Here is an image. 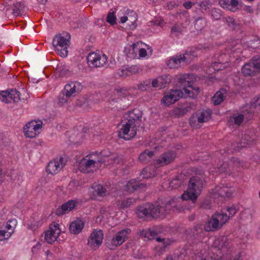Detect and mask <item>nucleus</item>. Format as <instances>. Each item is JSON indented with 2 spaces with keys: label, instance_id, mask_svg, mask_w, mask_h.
Masks as SVG:
<instances>
[{
  "label": "nucleus",
  "instance_id": "obj_1",
  "mask_svg": "<svg viewBox=\"0 0 260 260\" xmlns=\"http://www.w3.org/2000/svg\"><path fill=\"white\" fill-rule=\"evenodd\" d=\"M142 116V112L137 109L125 113L123 124L118 134L119 137L125 140H129L135 137L137 128L141 125Z\"/></svg>",
  "mask_w": 260,
  "mask_h": 260
},
{
  "label": "nucleus",
  "instance_id": "obj_2",
  "mask_svg": "<svg viewBox=\"0 0 260 260\" xmlns=\"http://www.w3.org/2000/svg\"><path fill=\"white\" fill-rule=\"evenodd\" d=\"M192 79H194V76L192 74H186L180 77L178 79V82L180 84L179 86H183L182 89H172L169 94L162 98L161 102L166 105H170L174 104L181 98L191 97L192 96V92L187 88V82L191 81Z\"/></svg>",
  "mask_w": 260,
  "mask_h": 260
},
{
  "label": "nucleus",
  "instance_id": "obj_3",
  "mask_svg": "<svg viewBox=\"0 0 260 260\" xmlns=\"http://www.w3.org/2000/svg\"><path fill=\"white\" fill-rule=\"evenodd\" d=\"M137 214L139 218H157L165 216V207L159 205L147 203L137 207Z\"/></svg>",
  "mask_w": 260,
  "mask_h": 260
},
{
  "label": "nucleus",
  "instance_id": "obj_4",
  "mask_svg": "<svg viewBox=\"0 0 260 260\" xmlns=\"http://www.w3.org/2000/svg\"><path fill=\"white\" fill-rule=\"evenodd\" d=\"M205 182L204 178L198 176L191 177L188 184V188L181 196L183 200H190L194 203L202 191Z\"/></svg>",
  "mask_w": 260,
  "mask_h": 260
},
{
  "label": "nucleus",
  "instance_id": "obj_5",
  "mask_svg": "<svg viewBox=\"0 0 260 260\" xmlns=\"http://www.w3.org/2000/svg\"><path fill=\"white\" fill-rule=\"evenodd\" d=\"M128 91L122 88H115L111 95L110 104L112 109L124 110L131 104L128 99Z\"/></svg>",
  "mask_w": 260,
  "mask_h": 260
},
{
  "label": "nucleus",
  "instance_id": "obj_6",
  "mask_svg": "<svg viewBox=\"0 0 260 260\" xmlns=\"http://www.w3.org/2000/svg\"><path fill=\"white\" fill-rule=\"evenodd\" d=\"M71 37L69 34L65 36L58 35L55 36L53 40V45L59 55L65 57L68 55V48L70 44Z\"/></svg>",
  "mask_w": 260,
  "mask_h": 260
},
{
  "label": "nucleus",
  "instance_id": "obj_7",
  "mask_svg": "<svg viewBox=\"0 0 260 260\" xmlns=\"http://www.w3.org/2000/svg\"><path fill=\"white\" fill-rule=\"evenodd\" d=\"M131 230L126 228L116 233L112 237L106 239V245L110 250H114L118 246L122 245L128 239Z\"/></svg>",
  "mask_w": 260,
  "mask_h": 260
},
{
  "label": "nucleus",
  "instance_id": "obj_8",
  "mask_svg": "<svg viewBox=\"0 0 260 260\" xmlns=\"http://www.w3.org/2000/svg\"><path fill=\"white\" fill-rule=\"evenodd\" d=\"M212 113V110L207 109L202 111L199 115L193 114L189 120L190 126L194 128H200L202 124L207 122L211 118Z\"/></svg>",
  "mask_w": 260,
  "mask_h": 260
},
{
  "label": "nucleus",
  "instance_id": "obj_9",
  "mask_svg": "<svg viewBox=\"0 0 260 260\" xmlns=\"http://www.w3.org/2000/svg\"><path fill=\"white\" fill-rule=\"evenodd\" d=\"M239 163V160L238 158L233 157L228 162L218 164L217 167L215 168V171L219 174L224 173L226 175H230L232 171L235 167L238 166Z\"/></svg>",
  "mask_w": 260,
  "mask_h": 260
},
{
  "label": "nucleus",
  "instance_id": "obj_10",
  "mask_svg": "<svg viewBox=\"0 0 260 260\" xmlns=\"http://www.w3.org/2000/svg\"><path fill=\"white\" fill-rule=\"evenodd\" d=\"M42 122L32 120L28 122L24 127V135L26 137L33 138L38 136L41 132Z\"/></svg>",
  "mask_w": 260,
  "mask_h": 260
},
{
  "label": "nucleus",
  "instance_id": "obj_11",
  "mask_svg": "<svg viewBox=\"0 0 260 260\" xmlns=\"http://www.w3.org/2000/svg\"><path fill=\"white\" fill-rule=\"evenodd\" d=\"M107 56L103 54L102 55L95 52H91L87 57L88 63L96 68L103 67L107 61Z\"/></svg>",
  "mask_w": 260,
  "mask_h": 260
},
{
  "label": "nucleus",
  "instance_id": "obj_12",
  "mask_svg": "<svg viewBox=\"0 0 260 260\" xmlns=\"http://www.w3.org/2000/svg\"><path fill=\"white\" fill-rule=\"evenodd\" d=\"M176 155V151L173 150L167 151L162 153L156 160L155 165L158 167L168 165L174 161Z\"/></svg>",
  "mask_w": 260,
  "mask_h": 260
},
{
  "label": "nucleus",
  "instance_id": "obj_13",
  "mask_svg": "<svg viewBox=\"0 0 260 260\" xmlns=\"http://www.w3.org/2000/svg\"><path fill=\"white\" fill-rule=\"evenodd\" d=\"M82 84L77 81H69L64 86L63 90L67 96H76L82 90Z\"/></svg>",
  "mask_w": 260,
  "mask_h": 260
},
{
  "label": "nucleus",
  "instance_id": "obj_14",
  "mask_svg": "<svg viewBox=\"0 0 260 260\" xmlns=\"http://www.w3.org/2000/svg\"><path fill=\"white\" fill-rule=\"evenodd\" d=\"M60 233L59 224L51 223L49 226V230L45 232V239L49 244H52L57 240Z\"/></svg>",
  "mask_w": 260,
  "mask_h": 260
},
{
  "label": "nucleus",
  "instance_id": "obj_15",
  "mask_svg": "<svg viewBox=\"0 0 260 260\" xmlns=\"http://www.w3.org/2000/svg\"><path fill=\"white\" fill-rule=\"evenodd\" d=\"M104 235L102 230H94L88 240V245L92 249L99 248L102 244Z\"/></svg>",
  "mask_w": 260,
  "mask_h": 260
},
{
  "label": "nucleus",
  "instance_id": "obj_16",
  "mask_svg": "<svg viewBox=\"0 0 260 260\" xmlns=\"http://www.w3.org/2000/svg\"><path fill=\"white\" fill-rule=\"evenodd\" d=\"M76 200H70L58 207L55 210V213L58 216L67 214L72 211L77 205Z\"/></svg>",
  "mask_w": 260,
  "mask_h": 260
},
{
  "label": "nucleus",
  "instance_id": "obj_17",
  "mask_svg": "<svg viewBox=\"0 0 260 260\" xmlns=\"http://www.w3.org/2000/svg\"><path fill=\"white\" fill-rule=\"evenodd\" d=\"M63 158L61 157L59 159H54L50 161L46 168V171L48 174L52 175L57 174L63 168Z\"/></svg>",
  "mask_w": 260,
  "mask_h": 260
},
{
  "label": "nucleus",
  "instance_id": "obj_18",
  "mask_svg": "<svg viewBox=\"0 0 260 260\" xmlns=\"http://www.w3.org/2000/svg\"><path fill=\"white\" fill-rule=\"evenodd\" d=\"M187 235L197 240H202L205 236V232L201 224H197L186 231Z\"/></svg>",
  "mask_w": 260,
  "mask_h": 260
},
{
  "label": "nucleus",
  "instance_id": "obj_19",
  "mask_svg": "<svg viewBox=\"0 0 260 260\" xmlns=\"http://www.w3.org/2000/svg\"><path fill=\"white\" fill-rule=\"evenodd\" d=\"M146 186V184L141 182L139 180L132 179L126 184L124 189L128 192H133L144 188Z\"/></svg>",
  "mask_w": 260,
  "mask_h": 260
},
{
  "label": "nucleus",
  "instance_id": "obj_20",
  "mask_svg": "<svg viewBox=\"0 0 260 260\" xmlns=\"http://www.w3.org/2000/svg\"><path fill=\"white\" fill-rule=\"evenodd\" d=\"M213 193L215 198L216 197L230 198L232 196L233 192L232 188L221 184L215 188Z\"/></svg>",
  "mask_w": 260,
  "mask_h": 260
},
{
  "label": "nucleus",
  "instance_id": "obj_21",
  "mask_svg": "<svg viewBox=\"0 0 260 260\" xmlns=\"http://www.w3.org/2000/svg\"><path fill=\"white\" fill-rule=\"evenodd\" d=\"M94 197H104L110 194V188L107 185L101 184H94L92 187Z\"/></svg>",
  "mask_w": 260,
  "mask_h": 260
},
{
  "label": "nucleus",
  "instance_id": "obj_22",
  "mask_svg": "<svg viewBox=\"0 0 260 260\" xmlns=\"http://www.w3.org/2000/svg\"><path fill=\"white\" fill-rule=\"evenodd\" d=\"M96 161L91 159H82L79 163L78 167L81 172L88 173L91 168L95 167Z\"/></svg>",
  "mask_w": 260,
  "mask_h": 260
},
{
  "label": "nucleus",
  "instance_id": "obj_23",
  "mask_svg": "<svg viewBox=\"0 0 260 260\" xmlns=\"http://www.w3.org/2000/svg\"><path fill=\"white\" fill-rule=\"evenodd\" d=\"M192 107L193 105L188 103L176 107L173 110V114L177 117L183 116L187 112H190Z\"/></svg>",
  "mask_w": 260,
  "mask_h": 260
},
{
  "label": "nucleus",
  "instance_id": "obj_24",
  "mask_svg": "<svg viewBox=\"0 0 260 260\" xmlns=\"http://www.w3.org/2000/svg\"><path fill=\"white\" fill-rule=\"evenodd\" d=\"M241 71L245 77L254 76L259 73L250 60L242 67Z\"/></svg>",
  "mask_w": 260,
  "mask_h": 260
},
{
  "label": "nucleus",
  "instance_id": "obj_25",
  "mask_svg": "<svg viewBox=\"0 0 260 260\" xmlns=\"http://www.w3.org/2000/svg\"><path fill=\"white\" fill-rule=\"evenodd\" d=\"M221 228L219 222L213 215L210 219L206 222L204 226L205 231L207 232L216 231Z\"/></svg>",
  "mask_w": 260,
  "mask_h": 260
},
{
  "label": "nucleus",
  "instance_id": "obj_26",
  "mask_svg": "<svg viewBox=\"0 0 260 260\" xmlns=\"http://www.w3.org/2000/svg\"><path fill=\"white\" fill-rule=\"evenodd\" d=\"M84 226V222L80 219H77L70 224L69 231L71 234L77 235L79 234Z\"/></svg>",
  "mask_w": 260,
  "mask_h": 260
},
{
  "label": "nucleus",
  "instance_id": "obj_27",
  "mask_svg": "<svg viewBox=\"0 0 260 260\" xmlns=\"http://www.w3.org/2000/svg\"><path fill=\"white\" fill-rule=\"evenodd\" d=\"M157 232L150 229H144L137 232V236L139 238H144V240H151L154 239Z\"/></svg>",
  "mask_w": 260,
  "mask_h": 260
},
{
  "label": "nucleus",
  "instance_id": "obj_28",
  "mask_svg": "<svg viewBox=\"0 0 260 260\" xmlns=\"http://www.w3.org/2000/svg\"><path fill=\"white\" fill-rule=\"evenodd\" d=\"M186 60L184 55H179L172 57L168 61L167 65L170 68H178L182 62H184Z\"/></svg>",
  "mask_w": 260,
  "mask_h": 260
},
{
  "label": "nucleus",
  "instance_id": "obj_29",
  "mask_svg": "<svg viewBox=\"0 0 260 260\" xmlns=\"http://www.w3.org/2000/svg\"><path fill=\"white\" fill-rule=\"evenodd\" d=\"M247 114H248V112H242L241 113L238 114L237 116L231 117L230 120L231 121L234 120L235 124L240 125L244 119L246 121H248L251 119V113L249 114L248 116H247Z\"/></svg>",
  "mask_w": 260,
  "mask_h": 260
},
{
  "label": "nucleus",
  "instance_id": "obj_30",
  "mask_svg": "<svg viewBox=\"0 0 260 260\" xmlns=\"http://www.w3.org/2000/svg\"><path fill=\"white\" fill-rule=\"evenodd\" d=\"M229 240L227 237H224L217 238L214 242V245L215 247L223 251L229 248Z\"/></svg>",
  "mask_w": 260,
  "mask_h": 260
},
{
  "label": "nucleus",
  "instance_id": "obj_31",
  "mask_svg": "<svg viewBox=\"0 0 260 260\" xmlns=\"http://www.w3.org/2000/svg\"><path fill=\"white\" fill-rule=\"evenodd\" d=\"M250 133H251L250 131L246 132V133L242 138L240 146H238V148L245 147H246L248 145L253 144L255 143V138L250 136Z\"/></svg>",
  "mask_w": 260,
  "mask_h": 260
},
{
  "label": "nucleus",
  "instance_id": "obj_32",
  "mask_svg": "<svg viewBox=\"0 0 260 260\" xmlns=\"http://www.w3.org/2000/svg\"><path fill=\"white\" fill-rule=\"evenodd\" d=\"M215 219L217 220L220 226H222L229 220V215H228L227 213H224L223 211L221 212H216L213 215Z\"/></svg>",
  "mask_w": 260,
  "mask_h": 260
},
{
  "label": "nucleus",
  "instance_id": "obj_33",
  "mask_svg": "<svg viewBox=\"0 0 260 260\" xmlns=\"http://www.w3.org/2000/svg\"><path fill=\"white\" fill-rule=\"evenodd\" d=\"M225 91L226 90L225 89H221L216 92L215 95L212 98V102L214 105H218L223 101L225 98L224 94L225 93Z\"/></svg>",
  "mask_w": 260,
  "mask_h": 260
},
{
  "label": "nucleus",
  "instance_id": "obj_34",
  "mask_svg": "<svg viewBox=\"0 0 260 260\" xmlns=\"http://www.w3.org/2000/svg\"><path fill=\"white\" fill-rule=\"evenodd\" d=\"M153 155V151L146 149L139 155V160L142 163H146L150 160Z\"/></svg>",
  "mask_w": 260,
  "mask_h": 260
},
{
  "label": "nucleus",
  "instance_id": "obj_35",
  "mask_svg": "<svg viewBox=\"0 0 260 260\" xmlns=\"http://www.w3.org/2000/svg\"><path fill=\"white\" fill-rule=\"evenodd\" d=\"M136 202V200L133 198H127L117 202V206L121 209L129 207L130 206Z\"/></svg>",
  "mask_w": 260,
  "mask_h": 260
},
{
  "label": "nucleus",
  "instance_id": "obj_36",
  "mask_svg": "<svg viewBox=\"0 0 260 260\" xmlns=\"http://www.w3.org/2000/svg\"><path fill=\"white\" fill-rule=\"evenodd\" d=\"M194 27L198 30H201L207 25L206 19L202 17H198L194 20Z\"/></svg>",
  "mask_w": 260,
  "mask_h": 260
},
{
  "label": "nucleus",
  "instance_id": "obj_37",
  "mask_svg": "<svg viewBox=\"0 0 260 260\" xmlns=\"http://www.w3.org/2000/svg\"><path fill=\"white\" fill-rule=\"evenodd\" d=\"M184 27L181 24H176L173 26L171 30V36L172 38L178 37L181 35L183 31Z\"/></svg>",
  "mask_w": 260,
  "mask_h": 260
},
{
  "label": "nucleus",
  "instance_id": "obj_38",
  "mask_svg": "<svg viewBox=\"0 0 260 260\" xmlns=\"http://www.w3.org/2000/svg\"><path fill=\"white\" fill-rule=\"evenodd\" d=\"M25 12V7L21 2L16 3L13 7V14L15 16L23 15Z\"/></svg>",
  "mask_w": 260,
  "mask_h": 260
},
{
  "label": "nucleus",
  "instance_id": "obj_39",
  "mask_svg": "<svg viewBox=\"0 0 260 260\" xmlns=\"http://www.w3.org/2000/svg\"><path fill=\"white\" fill-rule=\"evenodd\" d=\"M160 88H163L169 84L172 80V77L168 74H165L158 77Z\"/></svg>",
  "mask_w": 260,
  "mask_h": 260
},
{
  "label": "nucleus",
  "instance_id": "obj_40",
  "mask_svg": "<svg viewBox=\"0 0 260 260\" xmlns=\"http://www.w3.org/2000/svg\"><path fill=\"white\" fill-rule=\"evenodd\" d=\"M9 92V95L11 103L13 101L17 103L20 100V93L16 89H12Z\"/></svg>",
  "mask_w": 260,
  "mask_h": 260
},
{
  "label": "nucleus",
  "instance_id": "obj_41",
  "mask_svg": "<svg viewBox=\"0 0 260 260\" xmlns=\"http://www.w3.org/2000/svg\"><path fill=\"white\" fill-rule=\"evenodd\" d=\"M208 13L214 20H219L222 16V11L218 8H212L211 10L208 11Z\"/></svg>",
  "mask_w": 260,
  "mask_h": 260
},
{
  "label": "nucleus",
  "instance_id": "obj_42",
  "mask_svg": "<svg viewBox=\"0 0 260 260\" xmlns=\"http://www.w3.org/2000/svg\"><path fill=\"white\" fill-rule=\"evenodd\" d=\"M56 72L59 74V76L63 77L69 75V68L66 64L62 63L58 65L56 68Z\"/></svg>",
  "mask_w": 260,
  "mask_h": 260
},
{
  "label": "nucleus",
  "instance_id": "obj_43",
  "mask_svg": "<svg viewBox=\"0 0 260 260\" xmlns=\"http://www.w3.org/2000/svg\"><path fill=\"white\" fill-rule=\"evenodd\" d=\"M155 175V171H153L151 172V169L150 167H146L144 168L140 176L142 177L143 179H148L154 177Z\"/></svg>",
  "mask_w": 260,
  "mask_h": 260
},
{
  "label": "nucleus",
  "instance_id": "obj_44",
  "mask_svg": "<svg viewBox=\"0 0 260 260\" xmlns=\"http://www.w3.org/2000/svg\"><path fill=\"white\" fill-rule=\"evenodd\" d=\"M71 98L70 96H67L66 91L63 89L57 96L58 104H60V105L67 104Z\"/></svg>",
  "mask_w": 260,
  "mask_h": 260
},
{
  "label": "nucleus",
  "instance_id": "obj_45",
  "mask_svg": "<svg viewBox=\"0 0 260 260\" xmlns=\"http://www.w3.org/2000/svg\"><path fill=\"white\" fill-rule=\"evenodd\" d=\"M222 20L233 29H236L239 25V23L232 17H228L226 18H223Z\"/></svg>",
  "mask_w": 260,
  "mask_h": 260
},
{
  "label": "nucleus",
  "instance_id": "obj_46",
  "mask_svg": "<svg viewBox=\"0 0 260 260\" xmlns=\"http://www.w3.org/2000/svg\"><path fill=\"white\" fill-rule=\"evenodd\" d=\"M182 183V180L177 176L169 182V187L171 189H176L181 186Z\"/></svg>",
  "mask_w": 260,
  "mask_h": 260
},
{
  "label": "nucleus",
  "instance_id": "obj_47",
  "mask_svg": "<svg viewBox=\"0 0 260 260\" xmlns=\"http://www.w3.org/2000/svg\"><path fill=\"white\" fill-rule=\"evenodd\" d=\"M151 87V81L150 80L144 81L138 85V89L142 91L149 90Z\"/></svg>",
  "mask_w": 260,
  "mask_h": 260
},
{
  "label": "nucleus",
  "instance_id": "obj_48",
  "mask_svg": "<svg viewBox=\"0 0 260 260\" xmlns=\"http://www.w3.org/2000/svg\"><path fill=\"white\" fill-rule=\"evenodd\" d=\"M11 235V232L7 231L3 227H0V241L8 239Z\"/></svg>",
  "mask_w": 260,
  "mask_h": 260
},
{
  "label": "nucleus",
  "instance_id": "obj_49",
  "mask_svg": "<svg viewBox=\"0 0 260 260\" xmlns=\"http://www.w3.org/2000/svg\"><path fill=\"white\" fill-rule=\"evenodd\" d=\"M250 108L260 110V94L254 97L250 102Z\"/></svg>",
  "mask_w": 260,
  "mask_h": 260
},
{
  "label": "nucleus",
  "instance_id": "obj_50",
  "mask_svg": "<svg viewBox=\"0 0 260 260\" xmlns=\"http://www.w3.org/2000/svg\"><path fill=\"white\" fill-rule=\"evenodd\" d=\"M127 15L128 17V20L133 25L136 23L137 20V16L136 12L132 10H127Z\"/></svg>",
  "mask_w": 260,
  "mask_h": 260
},
{
  "label": "nucleus",
  "instance_id": "obj_51",
  "mask_svg": "<svg viewBox=\"0 0 260 260\" xmlns=\"http://www.w3.org/2000/svg\"><path fill=\"white\" fill-rule=\"evenodd\" d=\"M248 46L253 49L260 48V39L258 38H254L253 40L249 41Z\"/></svg>",
  "mask_w": 260,
  "mask_h": 260
},
{
  "label": "nucleus",
  "instance_id": "obj_52",
  "mask_svg": "<svg viewBox=\"0 0 260 260\" xmlns=\"http://www.w3.org/2000/svg\"><path fill=\"white\" fill-rule=\"evenodd\" d=\"M0 100L6 103H11L8 91H2L0 92Z\"/></svg>",
  "mask_w": 260,
  "mask_h": 260
},
{
  "label": "nucleus",
  "instance_id": "obj_53",
  "mask_svg": "<svg viewBox=\"0 0 260 260\" xmlns=\"http://www.w3.org/2000/svg\"><path fill=\"white\" fill-rule=\"evenodd\" d=\"M255 69L260 73V56L256 55L250 60Z\"/></svg>",
  "mask_w": 260,
  "mask_h": 260
},
{
  "label": "nucleus",
  "instance_id": "obj_54",
  "mask_svg": "<svg viewBox=\"0 0 260 260\" xmlns=\"http://www.w3.org/2000/svg\"><path fill=\"white\" fill-rule=\"evenodd\" d=\"M16 220H9V221L7 223V224L4 225L3 228L5 229L7 231H11V232L12 233H13V230L14 229L15 226L16 224Z\"/></svg>",
  "mask_w": 260,
  "mask_h": 260
},
{
  "label": "nucleus",
  "instance_id": "obj_55",
  "mask_svg": "<svg viewBox=\"0 0 260 260\" xmlns=\"http://www.w3.org/2000/svg\"><path fill=\"white\" fill-rule=\"evenodd\" d=\"M157 235H158V233H157V235L155 236L154 239H155L157 242H160L161 243L162 246L160 247V248L162 250H164V249H165L166 248V247L168 245H169L170 244V243L169 242V241L168 240H166L164 238L158 237L157 236Z\"/></svg>",
  "mask_w": 260,
  "mask_h": 260
},
{
  "label": "nucleus",
  "instance_id": "obj_56",
  "mask_svg": "<svg viewBox=\"0 0 260 260\" xmlns=\"http://www.w3.org/2000/svg\"><path fill=\"white\" fill-rule=\"evenodd\" d=\"M139 69L137 66H132L126 69L125 76H129L131 74H136L139 72Z\"/></svg>",
  "mask_w": 260,
  "mask_h": 260
},
{
  "label": "nucleus",
  "instance_id": "obj_57",
  "mask_svg": "<svg viewBox=\"0 0 260 260\" xmlns=\"http://www.w3.org/2000/svg\"><path fill=\"white\" fill-rule=\"evenodd\" d=\"M107 21L112 25L116 23V17L114 15V12H110L108 13L107 17Z\"/></svg>",
  "mask_w": 260,
  "mask_h": 260
},
{
  "label": "nucleus",
  "instance_id": "obj_58",
  "mask_svg": "<svg viewBox=\"0 0 260 260\" xmlns=\"http://www.w3.org/2000/svg\"><path fill=\"white\" fill-rule=\"evenodd\" d=\"M193 79H192L191 81H188L187 82V88H190L192 90H194L197 93H198L200 91V88L199 87H193L192 86V82H193ZM191 92H192V96H193V92L192 91H191Z\"/></svg>",
  "mask_w": 260,
  "mask_h": 260
},
{
  "label": "nucleus",
  "instance_id": "obj_59",
  "mask_svg": "<svg viewBox=\"0 0 260 260\" xmlns=\"http://www.w3.org/2000/svg\"><path fill=\"white\" fill-rule=\"evenodd\" d=\"M226 211L228 213V215H229V218L230 217L233 216L237 212V209L236 208L235 206H232L230 207H228L226 208Z\"/></svg>",
  "mask_w": 260,
  "mask_h": 260
},
{
  "label": "nucleus",
  "instance_id": "obj_60",
  "mask_svg": "<svg viewBox=\"0 0 260 260\" xmlns=\"http://www.w3.org/2000/svg\"><path fill=\"white\" fill-rule=\"evenodd\" d=\"M209 5H210L209 2L207 1H203L200 4V6L201 8V9L203 10H205V11H207V13L208 11L207 10L209 8Z\"/></svg>",
  "mask_w": 260,
  "mask_h": 260
},
{
  "label": "nucleus",
  "instance_id": "obj_61",
  "mask_svg": "<svg viewBox=\"0 0 260 260\" xmlns=\"http://www.w3.org/2000/svg\"><path fill=\"white\" fill-rule=\"evenodd\" d=\"M219 4L223 8H229L230 0H219Z\"/></svg>",
  "mask_w": 260,
  "mask_h": 260
},
{
  "label": "nucleus",
  "instance_id": "obj_62",
  "mask_svg": "<svg viewBox=\"0 0 260 260\" xmlns=\"http://www.w3.org/2000/svg\"><path fill=\"white\" fill-rule=\"evenodd\" d=\"M177 200V198H172L170 199L168 201H166V207L167 208L169 206H171L172 207H175L174 205L176 201Z\"/></svg>",
  "mask_w": 260,
  "mask_h": 260
},
{
  "label": "nucleus",
  "instance_id": "obj_63",
  "mask_svg": "<svg viewBox=\"0 0 260 260\" xmlns=\"http://www.w3.org/2000/svg\"><path fill=\"white\" fill-rule=\"evenodd\" d=\"M151 86L153 87L161 88L158 78L152 81Z\"/></svg>",
  "mask_w": 260,
  "mask_h": 260
},
{
  "label": "nucleus",
  "instance_id": "obj_64",
  "mask_svg": "<svg viewBox=\"0 0 260 260\" xmlns=\"http://www.w3.org/2000/svg\"><path fill=\"white\" fill-rule=\"evenodd\" d=\"M211 66L215 71H218L221 70L222 66L220 62H214L212 63Z\"/></svg>",
  "mask_w": 260,
  "mask_h": 260
}]
</instances>
